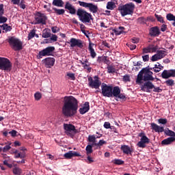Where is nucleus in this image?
I'll use <instances>...</instances> for the list:
<instances>
[{
	"instance_id": "nucleus-49",
	"label": "nucleus",
	"mask_w": 175,
	"mask_h": 175,
	"mask_svg": "<svg viewBox=\"0 0 175 175\" xmlns=\"http://www.w3.org/2000/svg\"><path fill=\"white\" fill-rule=\"evenodd\" d=\"M159 124H161L162 125H166L167 124V119L166 118H160L158 120Z\"/></svg>"
},
{
	"instance_id": "nucleus-25",
	"label": "nucleus",
	"mask_w": 175,
	"mask_h": 175,
	"mask_svg": "<svg viewBox=\"0 0 175 175\" xmlns=\"http://www.w3.org/2000/svg\"><path fill=\"white\" fill-rule=\"evenodd\" d=\"M4 13L3 4H0V24H3L8 21L6 16H3Z\"/></svg>"
},
{
	"instance_id": "nucleus-59",
	"label": "nucleus",
	"mask_w": 175,
	"mask_h": 175,
	"mask_svg": "<svg viewBox=\"0 0 175 175\" xmlns=\"http://www.w3.org/2000/svg\"><path fill=\"white\" fill-rule=\"evenodd\" d=\"M123 81H131V77L129 75H126L123 77Z\"/></svg>"
},
{
	"instance_id": "nucleus-9",
	"label": "nucleus",
	"mask_w": 175,
	"mask_h": 175,
	"mask_svg": "<svg viewBox=\"0 0 175 175\" xmlns=\"http://www.w3.org/2000/svg\"><path fill=\"white\" fill-rule=\"evenodd\" d=\"M35 17V21L34 25H36L38 24H42V25H46V23L47 21V16H46V14H43L40 12H36L34 14Z\"/></svg>"
},
{
	"instance_id": "nucleus-2",
	"label": "nucleus",
	"mask_w": 175,
	"mask_h": 175,
	"mask_svg": "<svg viewBox=\"0 0 175 175\" xmlns=\"http://www.w3.org/2000/svg\"><path fill=\"white\" fill-rule=\"evenodd\" d=\"M154 72L149 71L147 68H142L138 73L135 83L139 85H142L144 81H154L155 78L152 76Z\"/></svg>"
},
{
	"instance_id": "nucleus-51",
	"label": "nucleus",
	"mask_w": 175,
	"mask_h": 175,
	"mask_svg": "<svg viewBox=\"0 0 175 175\" xmlns=\"http://www.w3.org/2000/svg\"><path fill=\"white\" fill-rule=\"evenodd\" d=\"M104 128H105V129H113V126H111L110 122H105L104 123Z\"/></svg>"
},
{
	"instance_id": "nucleus-43",
	"label": "nucleus",
	"mask_w": 175,
	"mask_h": 175,
	"mask_svg": "<svg viewBox=\"0 0 175 175\" xmlns=\"http://www.w3.org/2000/svg\"><path fill=\"white\" fill-rule=\"evenodd\" d=\"M154 16L156 17L157 21H159V23H161V24H165V21L163 20L162 15H158L155 14Z\"/></svg>"
},
{
	"instance_id": "nucleus-58",
	"label": "nucleus",
	"mask_w": 175,
	"mask_h": 175,
	"mask_svg": "<svg viewBox=\"0 0 175 175\" xmlns=\"http://www.w3.org/2000/svg\"><path fill=\"white\" fill-rule=\"evenodd\" d=\"M9 134L11 135L12 137H16L17 135V131L16 130H12L9 132Z\"/></svg>"
},
{
	"instance_id": "nucleus-7",
	"label": "nucleus",
	"mask_w": 175,
	"mask_h": 175,
	"mask_svg": "<svg viewBox=\"0 0 175 175\" xmlns=\"http://www.w3.org/2000/svg\"><path fill=\"white\" fill-rule=\"evenodd\" d=\"M13 64L12 62L6 57H0V70H5V72H10Z\"/></svg>"
},
{
	"instance_id": "nucleus-14",
	"label": "nucleus",
	"mask_w": 175,
	"mask_h": 175,
	"mask_svg": "<svg viewBox=\"0 0 175 175\" xmlns=\"http://www.w3.org/2000/svg\"><path fill=\"white\" fill-rule=\"evenodd\" d=\"M79 6H82V8H88L89 10L92 12V13H98V5H95L92 3L79 1Z\"/></svg>"
},
{
	"instance_id": "nucleus-11",
	"label": "nucleus",
	"mask_w": 175,
	"mask_h": 175,
	"mask_svg": "<svg viewBox=\"0 0 175 175\" xmlns=\"http://www.w3.org/2000/svg\"><path fill=\"white\" fill-rule=\"evenodd\" d=\"M55 50V47L54 46H48L41 51L39 52L38 55H37L38 59H42L43 57H47L49 55H51L53 52Z\"/></svg>"
},
{
	"instance_id": "nucleus-28",
	"label": "nucleus",
	"mask_w": 175,
	"mask_h": 175,
	"mask_svg": "<svg viewBox=\"0 0 175 175\" xmlns=\"http://www.w3.org/2000/svg\"><path fill=\"white\" fill-rule=\"evenodd\" d=\"M120 94H121V89H120V87H113L111 90V98L112 96H114V98H117V96H118Z\"/></svg>"
},
{
	"instance_id": "nucleus-3",
	"label": "nucleus",
	"mask_w": 175,
	"mask_h": 175,
	"mask_svg": "<svg viewBox=\"0 0 175 175\" xmlns=\"http://www.w3.org/2000/svg\"><path fill=\"white\" fill-rule=\"evenodd\" d=\"M118 10L120 12L122 17L125 16H132L135 10V4L133 3H126L118 7Z\"/></svg>"
},
{
	"instance_id": "nucleus-31",
	"label": "nucleus",
	"mask_w": 175,
	"mask_h": 175,
	"mask_svg": "<svg viewBox=\"0 0 175 175\" xmlns=\"http://www.w3.org/2000/svg\"><path fill=\"white\" fill-rule=\"evenodd\" d=\"M42 38L44 39L51 38V30H50V29H44L42 31Z\"/></svg>"
},
{
	"instance_id": "nucleus-46",
	"label": "nucleus",
	"mask_w": 175,
	"mask_h": 175,
	"mask_svg": "<svg viewBox=\"0 0 175 175\" xmlns=\"http://www.w3.org/2000/svg\"><path fill=\"white\" fill-rule=\"evenodd\" d=\"M137 22L139 23V24H146V23H147V19H146V18L144 17H139L137 18Z\"/></svg>"
},
{
	"instance_id": "nucleus-6",
	"label": "nucleus",
	"mask_w": 175,
	"mask_h": 175,
	"mask_svg": "<svg viewBox=\"0 0 175 175\" xmlns=\"http://www.w3.org/2000/svg\"><path fill=\"white\" fill-rule=\"evenodd\" d=\"M150 125L151 129L154 131V132H157V133H162V132H164L165 135L167 136H170V137H175L174 131L169 129L168 128L165 129L163 126H160L155 123H151Z\"/></svg>"
},
{
	"instance_id": "nucleus-30",
	"label": "nucleus",
	"mask_w": 175,
	"mask_h": 175,
	"mask_svg": "<svg viewBox=\"0 0 175 175\" xmlns=\"http://www.w3.org/2000/svg\"><path fill=\"white\" fill-rule=\"evenodd\" d=\"M97 62L98 64L103 62V64H105L106 65H110V60L107 59V56L98 57L97 59Z\"/></svg>"
},
{
	"instance_id": "nucleus-22",
	"label": "nucleus",
	"mask_w": 175,
	"mask_h": 175,
	"mask_svg": "<svg viewBox=\"0 0 175 175\" xmlns=\"http://www.w3.org/2000/svg\"><path fill=\"white\" fill-rule=\"evenodd\" d=\"M158 50V46L150 44L146 48L143 49V54H148V53H155Z\"/></svg>"
},
{
	"instance_id": "nucleus-34",
	"label": "nucleus",
	"mask_w": 175,
	"mask_h": 175,
	"mask_svg": "<svg viewBox=\"0 0 175 175\" xmlns=\"http://www.w3.org/2000/svg\"><path fill=\"white\" fill-rule=\"evenodd\" d=\"M14 154H15L14 158H21V159H24L25 158V152L18 153V150H16L14 152Z\"/></svg>"
},
{
	"instance_id": "nucleus-4",
	"label": "nucleus",
	"mask_w": 175,
	"mask_h": 175,
	"mask_svg": "<svg viewBox=\"0 0 175 175\" xmlns=\"http://www.w3.org/2000/svg\"><path fill=\"white\" fill-rule=\"evenodd\" d=\"M7 42H8L10 46L14 51H20L23 50V42L21 40L18 39V38H16L15 36H11L8 40Z\"/></svg>"
},
{
	"instance_id": "nucleus-10",
	"label": "nucleus",
	"mask_w": 175,
	"mask_h": 175,
	"mask_svg": "<svg viewBox=\"0 0 175 175\" xmlns=\"http://www.w3.org/2000/svg\"><path fill=\"white\" fill-rule=\"evenodd\" d=\"M88 85L90 88H94L95 90H98L99 87L102 85V81L99 80V77L94 76V79L92 77H88Z\"/></svg>"
},
{
	"instance_id": "nucleus-12",
	"label": "nucleus",
	"mask_w": 175,
	"mask_h": 175,
	"mask_svg": "<svg viewBox=\"0 0 175 175\" xmlns=\"http://www.w3.org/2000/svg\"><path fill=\"white\" fill-rule=\"evenodd\" d=\"M139 137H141L140 141L137 144V146L139 147V148H146V144H148L150 143V139L147 136H146V133L144 132H142L138 134Z\"/></svg>"
},
{
	"instance_id": "nucleus-64",
	"label": "nucleus",
	"mask_w": 175,
	"mask_h": 175,
	"mask_svg": "<svg viewBox=\"0 0 175 175\" xmlns=\"http://www.w3.org/2000/svg\"><path fill=\"white\" fill-rule=\"evenodd\" d=\"M113 32H114L115 35H121L122 33L118 29H113Z\"/></svg>"
},
{
	"instance_id": "nucleus-18",
	"label": "nucleus",
	"mask_w": 175,
	"mask_h": 175,
	"mask_svg": "<svg viewBox=\"0 0 175 175\" xmlns=\"http://www.w3.org/2000/svg\"><path fill=\"white\" fill-rule=\"evenodd\" d=\"M162 79H170V77H175V70H164L161 75Z\"/></svg>"
},
{
	"instance_id": "nucleus-47",
	"label": "nucleus",
	"mask_w": 175,
	"mask_h": 175,
	"mask_svg": "<svg viewBox=\"0 0 175 175\" xmlns=\"http://www.w3.org/2000/svg\"><path fill=\"white\" fill-rule=\"evenodd\" d=\"M116 98L121 99L123 102L126 100V96H125V94L120 93L119 95L116 96Z\"/></svg>"
},
{
	"instance_id": "nucleus-44",
	"label": "nucleus",
	"mask_w": 175,
	"mask_h": 175,
	"mask_svg": "<svg viewBox=\"0 0 175 175\" xmlns=\"http://www.w3.org/2000/svg\"><path fill=\"white\" fill-rule=\"evenodd\" d=\"M165 84H166V85H167L168 87H173V85H174V80L167 79L165 81Z\"/></svg>"
},
{
	"instance_id": "nucleus-13",
	"label": "nucleus",
	"mask_w": 175,
	"mask_h": 175,
	"mask_svg": "<svg viewBox=\"0 0 175 175\" xmlns=\"http://www.w3.org/2000/svg\"><path fill=\"white\" fill-rule=\"evenodd\" d=\"M111 91H113V87L106 83H103L101 85V94L107 98H111Z\"/></svg>"
},
{
	"instance_id": "nucleus-42",
	"label": "nucleus",
	"mask_w": 175,
	"mask_h": 175,
	"mask_svg": "<svg viewBox=\"0 0 175 175\" xmlns=\"http://www.w3.org/2000/svg\"><path fill=\"white\" fill-rule=\"evenodd\" d=\"M166 18L168 21H175V16L172 13H169L166 15Z\"/></svg>"
},
{
	"instance_id": "nucleus-63",
	"label": "nucleus",
	"mask_w": 175,
	"mask_h": 175,
	"mask_svg": "<svg viewBox=\"0 0 175 175\" xmlns=\"http://www.w3.org/2000/svg\"><path fill=\"white\" fill-rule=\"evenodd\" d=\"M166 29H167V25L163 24L161 25V32H165L166 31Z\"/></svg>"
},
{
	"instance_id": "nucleus-19",
	"label": "nucleus",
	"mask_w": 175,
	"mask_h": 175,
	"mask_svg": "<svg viewBox=\"0 0 175 175\" xmlns=\"http://www.w3.org/2000/svg\"><path fill=\"white\" fill-rule=\"evenodd\" d=\"M42 64L45 65L46 68H51L55 64V59L54 57H46L42 60Z\"/></svg>"
},
{
	"instance_id": "nucleus-23",
	"label": "nucleus",
	"mask_w": 175,
	"mask_h": 175,
	"mask_svg": "<svg viewBox=\"0 0 175 175\" xmlns=\"http://www.w3.org/2000/svg\"><path fill=\"white\" fill-rule=\"evenodd\" d=\"M64 157L66 158V159H72L73 157H81V154L77 152L70 150L68 152L65 153Z\"/></svg>"
},
{
	"instance_id": "nucleus-62",
	"label": "nucleus",
	"mask_w": 175,
	"mask_h": 175,
	"mask_svg": "<svg viewBox=\"0 0 175 175\" xmlns=\"http://www.w3.org/2000/svg\"><path fill=\"white\" fill-rule=\"evenodd\" d=\"M87 160L88 163H92L94 162V159H92V157H90L89 154L88 155Z\"/></svg>"
},
{
	"instance_id": "nucleus-57",
	"label": "nucleus",
	"mask_w": 175,
	"mask_h": 175,
	"mask_svg": "<svg viewBox=\"0 0 175 175\" xmlns=\"http://www.w3.org/2000/svg\"><path fill=\"white\" fill-rule=\"evenodd\" d=\"M126 46H128L131 51L135 50L137 47L136 45L133 44H126Z\"/></svg>"
},
{
	"instance_id": "nucleus-17",
	"label": "nucleus",
	"mask_w": 175,
	"mask_h": 175,
	"mask_svg": "<svg viewBox=\"0 0 175 175\" xmlns=\"http://www.w3.org/2000/svg\"><path fill=\"white\" fill-rule=\"evenodd\" d=\"M70 47H79V49H83L84 45L83 44V41L80 39H77L72 38L70 40Z\"/></svg>"
},
{
	"instance_id": "nucleus-37",
	"label": "nucleus",
	"mask_w": 175,
	"mask_h": 175,
	"mask_svg": "<svg viewBox=\"0 0 175 175\" xmlns=\"http://www.w3.org/2000/svg\"><path fill=\"white\" fill-rule=\"evenodd\" d=\"M89 51L90 53V57H92V58H95L96 57V52H95V49L92 48V45H91V43L89 44Z\"/></svg>"
},
{
	"instance_id": "nucleus-60",
	"label": "nucleus",
	"mask_w": 175,
	"mask_h": 175,
	"mask_svg": "<svg viewBox=\"0 0 175 175\" xmlns=\"http://www.w3.org/2000/svg\"><path fill=\"white\" fill-rule=\"evenodd\" d=\"M153 92H157V93L162 92V89L159 88V87L154 86V88H153Z\"/></svg>"
},
{
	"instance_id": "nucleus-36",
	"label": "nucleus",
	"mask_w": 175,
	"mask_h": 175,
	"mask_svg": "<svg viewBox=\"0 0 175 175\" xmlns=\"http://www.w3.org/2000/svg\"><path fill=\"white\" fill-rule=\"evenodd\" d=\"M90 143H92V144L88 145L85 148L87 155H89L90 154H92L94 151L92 150V147L95 146V145H94V142H90Z\"/></svg>"
},
{
	"instance_id": "nucleus-41",
	"label": "nucleus",
	"mask_w": 175,
	"mask_h": 175,
	"mask_svg": "<svg viewBox=\"0 0 175 175\" xmlns=\"http://www.w3.org/2000/svg\"><path fill=\"white\" fill-rule=\"evenodd\" d=\"M36 32V29H32L27 37V40H31V39H33V38H35V33Z\"/></svg>"
},
{
	"instance_id": "nucleus-61",
	"label": "nucleus",
	"mask_w": 175,
	"mask_h": 175,
	"mask_svg": "<svg viewBox=\"0 0 175 175\" xmlns=\"http://www.w3.org/2000/svg\"><path fill=\"white\" fill-rule=\"evenodd\" d=\"M67 76L71 79V80H76V77H75L74 73H68Z\"/></svg>"
},
{
	"instance_id": "nucleus-21",
	"label": "nucleus",
	"mask_w": 175,
	"mask_h": 175,
	"mask_svg": "<svg viewBox=\"0 0 175 175\" xmlns=\"http://www.w3.org/2000/svg\"><path fill=\"white\" fill-rule=\"evenodd\" d=\"M64 9H66V10H68L70 14H77V11L76 10V8H75V6L69 2L66 3Z\"/></svg>"
},
{
	"instance_id": "nucleus-24",
	"label": "nucleus",
	"mask_w": 175,
	"mask_h": 175,
	"mask_svg": "<svg viewBox=\"0 0 175 175\" xmlns=\"http://www.w3.org/2000/svg\"><path fill=\"white\" fill-rule=\"evenodd\" d=\"M120 150L122 151L123 154H126V155H131L133 152V150L128 145H122Z\"/></svg>"
},
{
	"instance_id": "nucleus-55",
	"label": "nucleus",
	"mask_w": 175,
	"mask_h": 175,
	"mask_svg": "<svg viewBox=\"0 0 175 175\" xmlns=\"http://www.w3.org/2000/svg\"><path fill=\"white\" fill-rule=\"evenodd\" d=\"M142 59L144 62H148V61H150V56L148 55H145L142 56Z\"/></svg>"
},
{
	"instance_id": "nucleus-56",
	"label": "nucleus",
	"mask_w": 175,
	"mask_h": 175,
	"mask_svg": "<svg viewBox=\"0 0 175 175\" xmlns=\"http://www.w3.org/2000/svg\"><path fill=\"white\" fill-rule=\"evenodd\" d=\"M50 39L53 42H57L58 40V36H57L55 34H52Z\"/></svg>"
},
{
	"instance_id": "nucleus-5",
	"label": "nucleus",
	"mask_w": 175,
	"mask_h": 175,
	"mask_svg": "<svg viewBox=\"0 0 175 175\" xmlns=\"http://www.w3.org/2000/svg\"><path fill=\"white\" fill-rule=\"evenodd\" d=\"M77 16H78L80 21L83 23H91V20H94L92 15L82 8H79L77 10Z\"/></svg>"
},
{
	"instance_id": "nucleus-53",
	"label": "nucleus",
	"mask_w": 175,
	"mask_h": 175,
	"mask_svg": "<svg viewBox=\"0 0 175 175\" xmlns=\"http://www.w3.org/2000/svg\"><path fill=\"white\" fill-rule=\"evenodd\" d=\"M34 97L36 100H40V99H42V94L40 92H36L34 94Z\"/></svg>"
},
{
	"instance_id": "nucleus-26",
	"label": "nucleus",
	"mask_w": 175,
	"mask_h": 175,
	"mask_svg": "<svg viewBox=\"0 0 175 175\" xmlns=\"http://www.w3.org/2000/svg\"><path fill=\"white\" fill-rule=\"evenodd\" d=\"M80 114H85L90 111V103L85 102L84 106L79 109Z\"/></svg>"
},
{
	"instance_id": "nucleus-35",
	"label": "nucleus",
	"mask_w": 175,
	"mask_h": 175,
	"mask_svg": "<svg viewBox=\"0 0 175 175\" xmlns=\"http://www.w3.org/2000/svg\"><path fill=\"white\" fill-rule=\"evenodd\" d=\"M116 3H114L113 1H108L107 3V9L108 10H114V9H116Z\"/></svg>"
},
{
	"instance_id": "nucleus-33",
	"label": "nucleus",
	"mask_w": 175,
	"mask_h": 175,
	"mask_svg": "<svg viewBox=\"0 0 175 175\" xmlns=\"http://www.w3.org/2000/svg\"><path fill=\"white\" fill-rule=\"evenodd\" d=\"M64 3L62 0H53L52 2V5H53V6H57V8H63Z\"/></svg>"
},
{
	"instance_id": "nucleus-15",
	"label": "nucleus",
	"mask_w": 175,
	"mask_h": 175,
	"mask_svg": "<svg viewBox=\"0 0 175 175\" xmlns=\"http://www.w3.org/2000/svg\"><path fill=\"white\" fill-rule=\"evenodd\" d=\"M152 81H144L141 85L142 91L144 92H151V91L154 88V83H152Z\"/></svg>"
},
{
	"instance_id": "nucleus-54",
	"label": "nucleus",
	"mask_w": 175,
	"mask_h": 175,
	"mask_svg": "<svg viewBox=\"0 0 175 175\" xmlns=\"http://www.w3.org/2000/svg\"><path fill=\"white\" fill-rule=\"evenodd\" d=\"M153 70L155 72V73H159V72H161L162 70V68L158 67V64H155L154 67H153Z\"/></svg>"
},
{
	"instance_id": "nucleus-39",
	"label": "nucleus",
	"mask_w": 175,
	"mask_h": 175,
	"mask_svg": "<svg viewBox=\"0 0 175 175\" xmlns=\"http://www.w3.org/2000/svg\"><path fill=\"white\" fill-rule=\"evenodd\" d=\"M160 59L162 58H165L166 57V51H157L156 53Z\"/></svg>"
},
{
	"instance_id": "nucleus-38",
	"label": "nucleus",
	"mask_w": 175,
	"mask_h": 175,
	"mask_svg": "<svg viewBox=\"0 0 175 175\" xmlns=\"http://www.w3.org/2000/svg\"><path fill=\"white\" fill-rule=\"evenodd\" d=\"M53 10H54L55 13L57 14V16L65 14V10L64 9H58L57 8H53Z\"/></svg>"
},
{
	"instance_id": "nucleus-16",
	"label": "nucleus",
	"mask_w": 175,
	"mask_h": 175,
	"mask_svg": "<svg viewBox=\"0 0 175 175\" xmlns=\"http://www.w3.org/2000/svg\"><path fill=\"white\" fill-rule=\"evenodd\" d=\"M95 135H89L88 142H89V143H93V145L96 146V147H102L103 144H107V142L103 139H100L98 142H95Z\"/></svg>"
},
{
	"instance_id": "nucleus-29",
	"label": "nucleus",
	"mask_w": 175,
	"mask_h": 175,
	"mask_svg": "<svg viewBox=\"0 0 175 175\" xmlns=\"http://www.w3.org/2000/svg\"><path fill=\"white\" fill-rule=\"evenodd\" d=\"M175 142V137H170L168 138H166L163 139L161 142L162 146H168V144H172V143Z\"/></svg>"
},
{
	"instance_id": "nucleus-1",
	"label": "nucleus",
	"mask_w": 175,
	"mask_h": 175,
	"mask_svg": "<svg viewBox=\"0 0 175 175\" xmlns=\"http://www.w3.org/2000/svg\"><path fill=\"white\" fill-rule=\"evenodd\" d=\"M79 109V101L73 96H66L64 100V105L62 109V113L64 117H73L77 114Z\"/></svg>"
},
{
	"instance_id": "nucleus-32",
	"label": "nucleus",
	"mask_w": 175,
	"mask_h": 175,
	"mask_svg": "<svg viewBox=\"0 0 175 175\" xmlns=\"http://www.w3.org/2000/svg\"><path fill=\"white\" fill-rule=\"evenodd\" d=\"M107 73H117V69H116V66L107 64Z\"/></svg>"
},
{
	"instance_id": "nucleus-8",
	"label": "nucleus",
	"mask_w": 175,
	"mask_h": 175,
	"mask_svg": "<svg viewBox=\"0 0 175 175\" xmlns=\"http://www.w3.org/2000/svg\"><path fill=\"white\" fill-rule=\"evenodd\" d=\"M64 129L66 135L70 137H74L76 133H79V131L76 129V126L72 124H64Z\"/></svg>"
},
{
	"instance_id": "nucleus-27",
	"label": "nucleus",
	"mask_w": 175,
	"mask_h": 175,
	"mask_svg": "<svg viewBox=\"0 0 175 175\" xmlns=\"http://www.w3.org/2000/svg\"><path fill=\"white\" fill-rule=\"evenodd\" d=\"M0 28L3 30V33H8V32H10L13 28L12 26H10L7 23H3L2 25H0Z\"/></svg>"
},
{
	"instance_id": "nucleus-20",
	"label": "nucleus",
	"mask_w": 175,
	"mask_h": 175,
	"mask_svg": "<svg viewBox=\"0 0 175 175\" xmlns=\"http://www.w3.org/2000/svg\"><path fill=\"white\" fill-rule=\"evenodd\" d=\"M149 35H150V36L153 37V38L159 36L161 35V30H159V27L158 26L151 27L149 29Z\"/></svg>"
},
{
	"instance_id": "nucleus-48",
	"label": "nucleus",
	"mask_w": 175,
	"mask_h": 175,
	"mask_svg": "<svg viewBox=\"0 0 175 175\" xmlns=\"http://www.w3.org/2000/svg\"><path fill=\"white\" fill-rule=\"evenodd\" d=\"M13 173L14 174H16V175L21 174V169H20L19 167H15L13 169Z\"/></svg>"
},
{
	"instance_id": "nucleus-50",
	"label": "nucleus",
	"mask_w": 175,
	"mask_h": 175,
	"mask_svg": "<svg viewBox=\"0 0 175 175\" xmlns=\"http://www.w3.org/2000/svg\"><path fill=\"white\" fill-rule=\"evenodd\" d=\"M151 61L152 62H155L156 61H159V59H161L159 58V57L158 56V55L156 53L155 55H152V57H151Z\"/></svg>"
},
{
	"instance_id": "nucleus-40",
	"label": "nucleus",
	"mask_w": 175,
	"mask_h": 175,
	"mask_svg": "<svg viewBox=\"0 0 175 175\" xmlns=\"http://www.w3.org/2000/svg\"><path fill=\"white\" fill-rule=\"evenodd\" d=\"M112 163H114V165H124V163H125V162L121 159H115L111 161Z\"/></svg>"
},
{
	"instance_id": "nucleus-45",
	"label": "nucleus",
	"mask_w": 175,
	"mask_h": 175,
	"mask_svg": "<svg viewBox=\"0 0 175 175\" xmlns=\"http://www.w3.org/2000/svg\"><path fill=\"white\" fill-rule=\"evenodd\" d=\"M12 143H9L8 144L5 145L3 148H2V151L3 152H8V151H9V150H10V148H12Z\"/></svg>"
},
{
	"instance_id": "nucleus-52",
	"label": "nucleus",
	"mask_w": 175,
	"mask_h": 175,
	"mask_svg": "<svg viewBox=\"0 0 175 175\" xmlns=\"http://www.w3.org/2000/svg\"><path fill=\"white\" fill-rule=\"evenodd\" d=\"M18 6H20L21 9H25V0H21Z\"/></svg>"
}]
</instances>
